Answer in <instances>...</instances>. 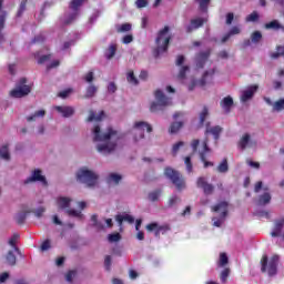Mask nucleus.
Segmentation results:
<instances>
[{"mask_svg": "<svg viewBox=\"0 0 284 284\" xmlns=\"http://www.w3.org/2000/svg\"><path fill=\"white\" fill-rule=\"evenodd\" d=\"M116 139H119V133L112 128H108L105 133L101 132V126L99 125L93 129V141L104 143L97 146L100 154H112L116 150Z\"/></svg>", "mask_w": 284, "mask_h": 284, "instance_id": "1", "label": "nucleus"}, {"mask_svg": "<svg viewBox=\"0 0 284 284\" xmlns=\"http://www.w3.org/2000/svg\"><path fill=\"white\" fill-rule=\"evenodd\" d=\"M170 32V27L165 26L162 30L159 31L158 37L155 39L156 48L153 50V57L159 59L163 52H168V48L170 45V41L172 37L168 36Z\"/></svg>", "mask_w": 284, "mask_h": 284, "instance_id": "2", "label": "nucleus"}, {"mask_svg": "<svg viewBox=\"0 0 284 284\" xmlns=\"http://www.w3.org/2000/svg\"><path fill=\"white\" fill-rule=\"evenodd\" d=\"M261 273L268 274V276H276L278 273V255H273L271 258L263 255L261 258Z\"/></svg>", "mask_w": 284, "mask_h": 284, "instance_id": "3", "label": "nucleus"}, {"mask_svg": "<svg viewBox=\"0 0 284 284\" xmlns=\"http://www.w3.org/2000/svg\"><path fill=\"white\" fill-rule=\"evenodd\" d=\"M155 101L150 105V112H163L165 108L172 105V100L161 90L155 91Z\"/></svg>", "mask_w": 284, "mask_h": 284, "instance_id": "4", "label": "nucleus"}, {"mask_svg": "<svg viewBox=\"0 0 284 284\" xmlns=\"http://www.w3.org/2000/svg\"><path fill=\"white\" fill-rule=\"evenodd\" d=\"M77 180L84 183L88 187H94L99 181V175L88 169H80L77 173Z\"/></svg>", "mask_w": 284, "mask_h": 284, "instance_id": "5", "label": "nucleus"}, {"mask_svg": "<svg viewBox=\"0 0 284 284\" xmlns=\"http://www.w3.org/2000/svg\"><path fill=\"white\" fill-rule=\"evenodd\" d=\"M164 174L166 179H170V181L175 185L176 190L181 192V190H185V179L179 171L172 169V168H166L164 170Z\"/></svg>", "mask_w": 284, "mask_h": 284, "instance_id": "6", "label": "nucleus"}, {"mask_svg": "<svg viewBox=\"0 0 284 284\" xmlns=\"http://www.w3.org/2000/svg\"><path fill=\"white\" fill-rule=\"evenodd\" d=\"M26 83H28V79L21 78L16 84V89L10 91V97L13 99H23V97H28V94L32 92V88Z\"/></svg>", "mask_w": 284, "mask_h": 284, "instance_id": "7", "label": "nucleus"}, {"mask_svg": "<svg viewBox=\"0 0 284 284\" xmlns=\"http://www.w3.org/2000/svg\"><path fill=\"white\" fill-rule=\"evenodd\" d=\"M227 207L229 204L225 201H222L217 204H215L214 206H212V212H222L221 213V219H213V225L215 227H221V225H223V222L225 221L226 216H227Z\"/></svg>", "mask_w": 284, "mask_h": 284, "instance_id": "8", "label": "nucleus"}, {"mask_svg": "<svg viewBox=\"0 0 284 284\" xmlns=\"http://www.w3.org/2000/svg\"><path fill=\"white\" fill-rule=\"evenodd\" d=\"M133 128L135 130V134H139V136L135 135V138H134L135 141H139V139H144L145 129H146V132H152V125H150V123L144 122V121L135 122Z\"/></svg>", "mask_w": 284, "mask_h": 284, "instance_id": "9", "label": "nucleus"}, {"mask_svg": "<svg viewBox=\"0 0 284 284\" xmlns=\"http://www.w3.org/2000/svg\"><path fill=\"white\" fill-rule=\"evenodd\" d=\"M196 187H199V190H202L203 193L205 194V196H210L212 194H214V186L213 184L207 182V179L200 176L196 180Z\"/></svg>", "mask_w": 284, "mask_h": 284, "instance_id": "10", "label": "nucleus"}, {"mask_svg": "<svg viewBox=\"0 0 284 284\" xmlns=\"http://www.w3.org/2000/svg\"><path fill=\"white\" fill-rule=\"evenodd\" d=\"M210 54H212V50L207 49L206 51H201L195 55V68L197 70H203V68H205V63H207Z\"/></svg>", "mask_w": 284, "mask_h": 284, "instance_id": "11", "label": "nucleus"}, {"mask_svg": "<svg viewBox=\"0 0 284 284\" xmlns=\"http://www.w3.org/2000/svg\"><path fill=\"white\" fill-rule=\"evenodd\" d=\"M37 181H39L40 183H43V185H48V180H45V178L41 174L40 169H36L32 172V175L29 176L27 180H24V185H28L30 183H36Z\"/></svg>", "mask_w": 284, "mask_h": 284, "instance_id": "12", "label": "nucleus"}, {"mask_svg": "<svg viewBox=\"0 0 284 284\" xmlns=\"http://www.w3.org/2000/svg\"><path fill=\"white\" fill-rule=\"evenodd\" d=\"M203 23H207V18H195L190 21V24L186 26L187 34L194 32V30H199V28H203Z\"/></svg>", "mask_w": 284, "mask_h": 284, "instance_id": "13", "label": "nucleus"}, {"mask_svg": "<svg viewBox=\"0 0 284 284\" xmlns=\"http://www.w3.org/2000/svg\"><path fill=\"white\" fill-rule=\"evenodd\" d=\"M207 143H209V140L205 139L202 143L203 151L200 152V159H201L202 163L204 164V168H212V166H214V163L209 162L207 159L205 158V155L211 152L210 146L207 145Z\"/></svg>", "mask_w": 284, "mask_h": 284, "instance_id": "14", "label": "nucleus"}, {"mask_svg": "<svg viewBox=\"0 0 284 284\" xmlns=\"http://www.w3.org/2000/svg\"><path fill=\"white\" fill-rule=\"evenodd\" d=\"M223 132V128H221L220 125H215V126H210V122L206 123V130H205V134H212V136L214 138L215 143L219 142V140L221 139V133Z\"/></svg>", "mask_w": 284, "mask_h": 284, "instance_id": "15", "label": "nucleus"}, {"mask_svg": "<svg viewBox=\"0 0 284 284\" xmlns=\"http://www.w3.org/2000/svg\"><path fill=\"white\" fill-rule=\"evenodd\" d=\"M256 90H258V85L256 84H253L248 87L246 90H244L241 95L242 103H247V101H250V99L254 97Z\"/></svg>", "mask_w": 284, "mask_h": 284, "instance_id": "16", "label": "nucleus"}, {"mask_svg": "<svg viewBox=\"0 0 284 284\" xmlns=\"http://www.w3.org/2000/svg\"><path fill=\"white\" fill-rule=\"evenodd\" d=\"M283 227H284V216L274 221V227H273V231L271 232V236L273 237L281 236V234H283Z\"/></svg>", "mask_w": 284, "mask_h": 284, "instance_id": "17", "label": "nucleus"}, {"mask_svg": "<svg viewBox=\"0 0 284 284\" xmlns=\"http://www.w3.org/2000/svg\"><path fill=\"white\" fill-rule=\"evenodd\" d=\"M54 110L62 114L64 119H70V116L74 115V109L72 106H54Z\"/></svg>", "mask_w": 284, "mask_h": 284, "instance_id": "18", "label": "nucleus"}, {"mask_svg": "<svg viewBox=\"0 0 284 284\" xmlns=\"http://www.w3.org/2000/svg\"><path fill=\"white\" fill-rule=\"evenodd\" d=\"M221 108L224 110V112H230L232 110V105H234V100L232 97L227 95L220 102Z\"/></svg>", "mask_w": 284, "mask_h": 284, "instance_id": "19", "label": "nucleus"}, {"mask_svg": "<svg viewBox=\"0 0 284 284\" xmlns=\"http://www.w3.org/2000/svg\"><path fill=\"white\" fill-rule=\"evenodd\" d=\"M115 221L120 226L123 225V222L130 223L132 225V223H134V216L130 214H118L115 215Z\"/></svg>", "mask_w": 284, "mask_h": 284, "instance_id": "20", "label": "nucleus"}, {"mask_svg": "<svg viewBox=\"0 0 284 284\" xmlns=\"http://www.w3.org/2000/svg\"><path fill=\"white\" fill-rule=\"evenodd\" d=\"M6 17H8V12L1 11L0 12V44L6 41V38L3 37V29L6 28Z\"/></svg>", "mask_w": 284, "mask_h": 284, "instance_id": "21", "label": "nucleus"}, {"mask_svg": "<svg viewBox=\"0 0 284 284\" xmlns=\"http://www.w3.org/2000/svg\"><path fill=\"white\" fill-rule=\"evenodd\" d=\"M32 211L27 210V211H21L16 215V223L18 225H23L26 223V219H28V214H30Z\"/></svg>", "mask_w": 284, "mask_h": 284, "instance_id": "22", "label": "nucleus"}, {"mask_svg": "<svg viewBox=\"0 0 284 284\" xmlns=\"http://www.w3.org/2000/svg\"><path fill=\"white\" fill-rule=\"evenodd\" d=\"M77 17H79V12L77 11L68 13L63 20V26H71V23H74V21H77Z\"/></svg>", "mask_w": 284, "mask_h": 284, "instance_id": "23", "label": "nucleus"}, {"mask_svg": "<svg viewBox=\"0 0 284 284\" xmlns=\"http://www.w3.org/2000/svg\"><path fill=\"white\" fill-rule=\"evenodd\" d=\"M272 202V194L265 192L264 194L258 196L257 203L258 205H268Z\"/></svg>", "mask_w": 284, "mask_h": 284, "instance_id": "24", "label": "nucleus"}, {"mask_svg": "<svg viewBox=\"0 0 284 284\" xmlns=\"http://www.w3.org/2000/svg\"><path fill=\"white\" fill-rule=\"evenodd\" d=\"M72 200H70V197H59L57 201L58 207L60 210H65L68 207H70V202Z\"/></svg>", "mask_w": 284, "mask_h": 284, "instance_id": "25", "label": "nucleus"}, {"mask_svg": "<svg viewBox=\"0 0 284 284\" xmlns=\"http://www.w3.org/2000/svg\"><path fill=\"white\" fill-rule=\"evenodd\" d=\"M83 3H85V0H71L69 8L70 10H72L73 12H78L79 14V8H81Z\"/></svg>", "mask_w": 284, "mask_h": 284, "instance_id": "26", "label": "nucleus"}, {"mask_svg": "<svg viewBox=\"0 0 284 284\" xmlns=\"http://www.w3.org/2000/svg\"><path fill=\"white\" fill-rule=\"evenodd\" d=\"M196 3H199V10L201 12L207 13V10L210 8V3H212V0H195Z\"/></svg>", "mask_w": 284, "mask_h": 284, "instance_id": "27", "label": "nucleus"}, {"mask_svg": "<svg viewBox=\"0 0 284 284\" xmlns=\"http://www.w3.org/2000/svg\"><path fill=\"white\" fill-rule=\"evenodd\" d=\"M250 144V133H245L239 141L237 145L242 150H246Z\"/></svg>", "mask_w": 284, "mask_h": 284, "instance_id": "28", "label": "nucleus"}, {"mask_svg": "<svg viewBox=\"0 0 284 284\" xmlns=\"http://www.w3.org/2000/svg\"><path fill=\"white\" fill-rule=\"evenodd\" d=\"M148 232H154L155 236L159 239L161 236V231L159 230V223L153 222L146 225Z\"/></svg>", "mask_w": 284, "mask_h": 284, "instance_id": "29", "label": "nucleus"}, {"mask_svg": "<svg viewBox=\"0 0 284 284\" xmlns=\"http://www.w3.org/2000/svg\"><path fill=\"white\" fill-rule=\"evenodd\" d=\"M105 116V112L101 111L99 115L94 113V111H90V115L88 116L87 121L90 123L92 121H101Z\"/></svg>", "mask_w": 284, "mask_h": 284, "instance_id": "30", "label": "nucleus"}, {"mask_svg": "<svg viewBox=\"0 0 284 284\" xmlns=\"http://www.w3.org/2000/svg\"><path fill=\"white\" fill-rule=\"evenodd\" d=\"M230 170V165L227 164V159L224 158L222 162L217 165V172L221 174H225Z\"/></svg>", "mask_w": 284, "mask_h": 284, "instance_id": "31", "label": "nucleus"}, {"mask_svg": "<svg viewBox=\"0 0 284 284\" xmlns=\"http://www.w3.org/2000/svg\"><path fill=\"white\" fill-rule=\"evenodd\" d=\"M123 179V176H121L118 173H111L108 176V182L109 183H114L115 185H119V183H121V180Z\"/></svg>", "mask_w": 284, "mask_h": 284, "instance_id": "32", "label": "nucleus"}, {"mask_svg": "<svg viewBox=\"0 0 284 284\" xmlns=\"http://www.w3.org/2000/svg\"><path fill=\"white\" fill-rule=\"evenodd\" d=\"M214 69L212 71H205L202 75V78L199 81V85H201V88H203L206 83H207V77H214Z\"/></svg>", "mask_w": 284, "mask_h": 284, "instance_id": "33", "label": "nucleus"}, {"mask_svg": "<svg viewBox=\"0 0 284 284\" xmlns=\"http://www.w3.org/2000/svg\"><path fill=\"white\" fill-rule=\"evenodd\" d=\"M45 116V110H39L34 114L27 116V121L30 123L32 121H37L39 118Z\"/></svg>", "mask_w": 284, "mask_h": 284, "instance_id": "34", "label": "nucleus"}, {"mask_svg": "<svg viewBox=\"0 0 284 284\" xmlns=\"http://www.w3.org/2000/svg\"><path fill=\"white\" fill-rule=\"evenodd\" d=\"M97 87L94 84H91L87 88V93L84 94L83 99H92L94 94H97Z\"/></svg>", "mask_w": 284, "mask_h": 284, "instance_id": "35", "label": "nucleus"}, {"mask_svg": "<svg viewBox=\"0 0 284 284\" xmlns=\"http://www.w3.org/2000/svg\"><path fill=\"white\" fill-rule=\"evenodd\" d=\"M264 28L266 30H281V24L278 23V20H272L271 22L265 23Z\"/></svg>", "mask_w": 284, "mask_h": 284, "instance_id": "36", "label": "nucleus"}, {"mask_svg": "<svg viewBox=\"0 0 284 284\" xmlns=\"http://www.w3.org/2000/svg\"><path fill=\"white\" fill-rule=\"evenodd\" d=\"M6 261L8 265L14 266L17 265V256L14 255V252L9 251L6 256Z\"/></svg>", "mask_w": 284, "mask_h": 284, "instance_id": "37", "label": "nucleus"}, {"mask_svg": "<svg viewBox=\"0 0 284 284\" xmlns=\"http://www.w3.org/2000/svg\"><path fill=\"white\" fill-rule=\"evenodd\" d=\"M0 159H3L4 161H10V152L8 151V144L2 145L0 148Z\"/></svg>", "mask_w": 284, "mask_h": 284, "instance_id": "38", "label": "nucleus"}, {"mask_svg": "<svg viewBox=\"0 0 284 284\" xmlns=\"http://www.w3.org/2000/svg\"><path fill=\"white\" fill-rule=\"evenodd\" d=\"M181 128H183V122H173L170 125L169 132H170V134H176V132H179V130H181Z\"/></svg>", "mask_w": 284, "mask_h": 284, "instance_id": "39", "label": "nucleus"}, {"mask_svg": "<svg viewBox=\"0 0 284 284\" xmlns=\"http://www.w3.org/2000/svg\"><path fill=\"white\" fill-rule=\"evenodd\" d=\"M126 81L128 83H131V85H139V79H136V75H134V71H130L126 74Z\"/></svg>", "mask_w": 284, "mask_h": 284, "instance_id": "40", "label": "nucleus"}, {"mask_svg": "<svg viewBox=\"0 0 284 284\" xmlns=\"http://www.w3.org/2000/svg\"><path fill=\"white\" fill-rule=\"evenodd\" d=\"M116 54V44H110L105 51V58L112 59Z\"/></svg>", "mask_w": 284, "mask_h": 284, "instance_id": "41", "label": "nucleus"}, {"mask_svg": "<svg viewBox=\"0 0 284 284\" xmlns=\"http://www.w3.org/2000/svg\"><path fill=\"white\" fill-rule=\"evenodd\" d=\"M227 263H230V258L227 257L226 253H221L220 254V260H219V267H225V265H227Z\"/></svg>", "mask_w": 284, "mask_h": 284, "instance_id": "42", "label": "nucleus"}, {"mask_svg": "<svg viewBox=\"0 0 284 284\" xmlns=\"http://www.w3.org/2000/svg\"><path fill=\"white\" fill-rule=\"evenodd\" d=\"M17 241H19V234L16 233L12 235V237L9 240V245L13 247L14 252L19 253V246L17 245Z\"/></svg>", "mask_w": 284, "mask_h": 284, "instance_id": "43", "label": "nucleus"}, {"mask_svg": "<svg viewBox=\"0 0 284 284\" xmlns=\"http://www.w3.org/2000/svg\"><path fill=\"white\" fill-rule=\"evenodd\" d=\"M207 116H210V110L207 109V106H204L200 113V125H203V123H205V119H207Z\"/></svg>", "mask_w": 284, "mask_h": 284, "instance_id": "44", "label": "nucleus"}, {"mask_svg": "<svg viewBox=\"0 0 284 284\" xmlns=\"http://www.w3.org/2000/svg\"><path fill=\"white\" fill-rule=\"evenodd\" d=\"M230 267L224 268L220 274L221 283H227V278L230 277Z\"/></svg>", "mask_w": 284, "mask_h": 284, "instance_id": "45", "label": "nucleus"}, {"mask_svg": "<svg viewBox=\"0 0 284 284\" xmlns=\"http://www.w3.org/2000/svg\"><path fill=\"white\" fill-rule=\"evenodd\" d=\"M161 190L158 189L151 193H149V201H152V202H155V201H159V196H161Z\"/></svg>", "mask_w": 284, "mask_h": 284, "instance_id": "46", "label": "nucleus"}, {"mask_svg": "<svg viewBox=\"0 0 284 284\" xmlns=\"http://www.w3.org/2000/svg\"><path fill=\"white\" fill-rule=\"evenodd\" d=\"M67 214H68L69 216H74L75 219H83V214L81 213V211L68 209V210H67Z\"/></svg>", "mask_w": 284, "mask_h": 284, "instance_id": "47", "label": "nucleus"}, {"mask_svg": "<svg viewBox=\"0 0 284 284\" xmlns=\"http://www.w3.org/2000/svg\"><path fill=\"white\" fill-rule=\"evenodd\" d=\"M258 19H260L258 12L253 11L251 14H248V16L246 17V22H247V23H250V22H256V21H258Z\"/></svg>", "mask_w": 284, "mask_h": 284, "instance_id": "48", "label": "nucleus"}, {"mask_svg": "<svg viewBox=\"0 0 284 284\" xmlns=\"http://www.w3.org/2000/svg\"><path fill=\"white\" fill-rule=\"evenodd\" d=\"M183 145H185V143H183V141H180V142H176L175 144H173V148H172L173 156H176V154L179 153V150H181V148H183Z\"/></svg>", "mask_w": 284, "mask_h": 284, "instance_id": "49", "label": "nucleus"}, {"mask_svg": "<svg viewBox=\"0 0 284 284\" xmlns=\"http://www.w3.org/2000/svg\"><path fill=\"white\" fill-rule=\"evenodd\" d=\"M27 6H28V0H22L18 9L17 17L23 16V11L26 10Z\"/></svg>", "mask_w": 284, "mask_h": 284, "instance_id": "50", "label": "nucleus"}, {"mask_svg": "<svg viewBox=\"0 0 284 284\" xmlns=\"http://www.w3.org/2000/svg\"><path fill=\"white\" fill-rule=\"evenodd\" d=\"M187 72H190V67H187V65L182 67L180 69L178 78L181 79V80L185 79V75L187 74Z\"/></svg>", "mask_w": 284, "mask_h": 284, "instance_id": "51", "label": "nucleus"}, {"mask_svg": "<svg viewBox=\"0 0 284 284\" xmlns=\"http://www.w3.org/2000/svg\"><path fill=\"white\" fill-rule=\"evenodd\" d=\"M181 201V199L176 195H172L168 201V207H174Z\"/></svg>", "mask_w": 284, "mask_h": 284, "instance_id": "52", "label": "nucleus"}, {"mask_svg": "<svg viewBox=\"0 0 284 284\" xmlns=\"http://www.w3.org/2000/svg\"><path fill=\"white\" fill-rule=\"evenodd\" d=\"M251 39H252L253 43H258V41H261V39H263V34L261 33V31H254L251 36Z\"/></svg>", "mask_w": 284, "mask_h": 284, "instance_id": "53", "label": "nucleus"}, {"mask_svg": "<svg viewBox=\"0 0 284 284\" xmlns=\"http://www.w3.org/2000/svg\"><path fill=\"white\" fill-rule=\"evenodd\" d=\"M273 110H275L276 112H281V110H284V99L276 101L273 105Z\"/></svg>", "mask_w": 284, "mask_h": 284, "instance_id": "54", "label": "nucleus"}, {"mask_svg": "<svg viewBox=\"0 0 284 284\" xmlns=\"http://www.w3.org/2000/svg\"><path fill=\"white\" fill-rule=\"evenodd\" d=\"M158 230H160L161 234H168V232H170L172 227L170 226V224H163V225L158 224Z\"/></svg>", "mask_w": 284, "mask_h": 284, "instance_id": "55", "label": "nucleus"}, {"mask_svg": "<svg viewBox=\"0 0 284 284\" xmlns=\"http://www.w3.org/2000/svg\"><path fill=\"white\" fill-rule=\"evenodd\" d=\"M104 267H105L106 272H110V270L112 267V256L106 255L104 257Z\"/></svg>", "mask_w": 284, "mask_h": 284, "instance_id": "56", "label": "nucleus"}, {"mask_svg": "<svg viewBox=\"0 0 284 284\" xmlns=\"http://www.w3.org/2000/svg\"><path fill=\"white\" fill-rule=\"evenodd\" d=\"M255 216L260 219H270V211L261 210L255 212Z\"/></svg>", "mask_w": 284, "mask_h": 284, "instance_id": "57", "label": "nucleus"}, {"mask_svg": "<svg viewBox=\"0 0 284 284\" xmlns=\"http://www.w3.org/2000/svg\"><path fill=\"white\" fill-rule=\"evenodd\" d=\"M120 239H121V234L120 233L109 234V242L110 243H119Z\"/></svg>", "mask_w": 284, "mask_h": 284, "instance_id": "58", "label": "nucleus"}, {"mask_svg": "<svg viewBox=\"0 0 284 284\" xmlns=\"http://www.w3.org/2000/svg\"><path fill=\"white\" fill-rule=\"evenodd\" d=\"M184 163H185V166H186L187 172L191 173L192 170H193L192 158H191V156H186V158L184 159Z\"/></svg>", "mask_w": 284, "mask_h": 284, "instance_id": "59", "label": "nucleus"}, {"mask_svg": "<svg viewBox=\"0 0 284 284\" xmlns=\"http://www.w3.org/2000/svg\"><path fill=\"white\" fill-rule=\"evenodd\" d=\"M132 30V24L130 23H123L121 27L118 29V32H130Z\"/></svg>", "mask_w": 284, "mask_h": 284, "instance_id": "60", "label": "nucleus"}, {"mask_svg": "<svg viewBox=\"0 0 284 284\" xmlns=\"http://www.w3.org/2000/svg\"><path fill=\"white\" fill-rule=\"evenodd\" d=\"M31 212H33V214L37 216V219H41V216H43V214L45 213V207L40 206L36 211H31Z\"/></svg>", "mask_w": 284, "mask_h": 284, "instance_id": "61", "label": "nucleus"}, {"mask_svg": "<svg viewBox=\"0 0 284 284\" xmlns=\"http://www.w3.org/2000/svg\"><path fill=\"white\" fill-rule=\"evenodd\" d=\"M225 23L226 26H232V23L234 22V13L233 12H229L225 16Z\"/></svg>", "mask_w": 284, "mask_h": 284, "instance_id": "62", "label": "nucleus"}, {"mask_svg": "<svg viewBox=\"0 0 284 284\" xmlns=\"http://www.w3.org/2000/svg\"><path fill=\"white\" fill-rule=\"evenodd\" d=\"M74 276H77V271H69L65 275V281H68V283H72Z\"/></svg>", "mask_w": 284, "mask_h": 284, "instance_id": "63", "label": "nucleus"}, {"mask_svg": "<svg viewBox=\"0 0 284 284\" xmlns=\"http://www.w3.org/2000/svg\"><path fill=\"white\" fill-rule=\"evenodd\" d=\"M52 58L51 54H44V55H41L38 60V63L40 65H43V63H45V61H50V59Z\"/></svg>", "mask_w": 284, "mask_h": 284, "instance_id": "64", "label": "nucleus"}]
</instances>
